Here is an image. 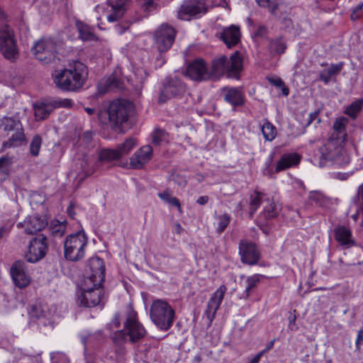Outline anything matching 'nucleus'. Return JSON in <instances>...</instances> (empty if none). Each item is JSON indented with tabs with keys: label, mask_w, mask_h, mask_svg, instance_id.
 I'll return each instance as SVG.
<instances>
[{
	"label": "nucleus",
	"mask_w": 363,
	"mask_h": 363,
	"mask_svg": "<svg viewBox=\"0 0 363 363\" xmlns=\"http://www.w3.org/2000/svg\"><path fill=\"white\" fill-rule=\"evenodd\" d=\"M242 63L241 53L236 51L229 58L223 55L213 59L211 72H208L206 64L203 60H195L186 67V74L196 81L206 80L211 76L220 77L224 74L228 77L238 79L242 70Z\"/></svg>",
	"instance_id": "obj_1"
},
{
	"label": "nucleus",
	"mask_w": 363,
	"mask_h": 363,
	"mask_svg": "<svg viewBox=\"0 0 363 363\" xmlns=\"http://www.w3.org/2000/svg\"><path fill=\"white\" fill-rule=\"evenodd\" d=\"M90 273L82 283V294L78 299L82 306L94 307L101 301L102 283L105 279V265L104 260L99 257H91L89 260Z\"/></svg>",
	"instance_id": "obj_2"
},
{
	"label": "nucleus",
	"mask_w": 363,
	"mask_h": 363,
	"mask_svg": "<svg viewBox=\"0 0 363 363\" xmlns=\"http://www.w3.org/2000/svg\"><path fill=\"white\" fill-rule=\"evenodd\" d=\"M88 76L86 66L79 61L69 65L67 68L56 69L52 74L54 84L64 91H77L84 84Z\"/></svg>",
	"instance_id": "obj_3"
},
{
	"label": "nucleus",
	"mask_w": 363,
	"mask_h": 363,
	"mask_svg": "<svg viewBox=\"0 0 363 363\" xmlns=\"http://www.w3.org/2000/svg\"><path fill=\"white\" fill-rule=\"evenodd\" d=\"M133 111V104L124 99H118L110 103L106 111L99 110L97 118L101 123H105L104 118L107 115L112 128L116 131H122L123 125L128 121Z\"/></svg>",
	"instance_id": "obj_4"
},
{
	"label": "nucleus",
	"mask_w": 363,
	"mask_h": 363,
	"mask_svg": "<svg viewBox=\"0 0 363 363\" xmlns=\"http://www.w3.org/2000/svg\"><path fill=\"white\" fill-rule=\"evenodd\" d=\"M150 317L160 330L167 331L173 325L175 311L166 301L157 299L150 306Z\"/></svg>",
	"instance_id": "obj_5"
},
{
	"label": "nucleus",
	"mask_w": 363,
	"mask_h": 363,
	"mask_svg": "<svg viewBox=\"0 0 363 363\" xmlns=\"http://www.w3.org/2000/svg\"><path fill=\"white\" fill-rule=\"evenodd\" d=\"M146 331L144 327L137 319L136 313L131 311L128 313L124 323V329L116 333L113 340L115 342L128 340L131 342H135L144 337Z\"/></svg>",
	"instance_id": "obj_6"
},
{
	"label": "nucleus",
	"mask_w": 363,
	"mask_h": 363,
	"mask_svg": "<svg viewBox=\"0 0 363 363\" xmlns=\"http://www.w3.org/2000/svg\"><path fill=\"white\" fill-rule=\"evenodd\" d=\"M88 238L84 231L69 235L64 242L65 257L69 261L77 262L84 257Z\"/></svg>",
	"instance_id": "obj_7"
},
{
	"label": "nucleus",
	"mask_w": 363,
	"mask_h": 363,
	"mask_svg": "<svg viewBox=\"0 0 363 363\" xmlns=\"http://www.w3.org/2000/svg\"><path fill=\"white\" fill-rule=\"evenodd\" d=\"M0 52L11 62L16 61L19 57L14 31L7 25L0 28Z\"/></svg>",
	"instance_id": "obj_8"
},
{
	"label": "nucleus",
	"mask_w": 363,
	"mask_h": 363,
	"mask_svg": "<svg viewBox=\"0 0 363 363\" xmlns=\"http://www.w3.org/2000/svg\"><path fill=\"white\" fill-rule=\"evenodd\" d=\"M32 52L38 60L45 65L59 60L56 43L50 38H42L36 42Z\"/></svg>",
	"instance_id": "obj_9"
},
{
	"label": "nucleus",
	"mask_w": 363,
	"mask_h": 363,
	"mask_svg": "<svg viewBox=\"0 0 363 363\" xmlns=\"http://www.w3.org/2000/svg\"><path fill=\"white\" fill-rule=\"evenodd\" d=\"M187 91L186 84L177 77H167L162 83L160 91L159 101L165 103L176 97H182Z\"/></svg>",
	"instance_id": "obj_10"
},
{
	"label": "nucleus",
	"mask_w": 363,
	"mask_h": 363,
	"mask_svg": "<svg viewBox=\"0 0 363 363\" xmlns=\"http://www.w3.org/2000/svg\"><path fill=\"white\" fill-rule=\"evenodd\" d=\"M72 105L73 102L68 99H54L37 102L33 106L34 114L37 121L45 120L54 109L61 107L70 108Z\"/></svg>",
	"instance_id": "obj_11"
},
{
	"label": "nucleus",
	"mask_w": 363,
	"mask_h": 363,
	"mask_svg": "<svg viewBox=\"0 0 363 363\" xmlns=\"http://www.w3.org/2000/svg\"><path fill=\"white\" fill-rule=\"evenodd\" d=\"M137 145L134 138H128L118 145L116 149H106L101 151L99 160L101 162L118 160L128 155Z\"/></svg>",
	"instance_id": "obj_12"
},
{
	"label": "nucleus",
	"mask_w": 363,
	"mask_h": 363,
	"mask_svg": "<svg viewBox=\"0 0 363 363\" xmlns=\"http://www.w3.org/2000/svg\"><path fill=\"white\" fill-rule=\"evenodd\" d=\"M175 30L167 24H162L155 33V44L160 52H167L175 39Z\"/></svg>",
	"instance_id": "obj_13"
},
{
	"label": "nucleus",
	"mask_w": 363,
	"mask_h": 363,
	"mask_svg": "<svg viewBox=\"0 0 363 363\" xmlns=\"http://www.w3.org/2000/svg\"><path fill=\"white\" fill-rule=\"evenodd\" d=\"M206 11L205 0H184L177 16L182 20L189 21L191 17L203 15Z\"/></svg>",
	"instance_id": "obj_14"
},
{
	"label": "nucleus",
	"mask_w": 363,
	"mask_h": 363,
	"mask_svg": "<svg viewBox=\"0 0 363 363\" xmlns=\"http://www.w3.org/2000/svg\"><path fill=\"white\" fill-rule=\"evenodd\" d=\"M47 238L40 235L31 240L25 258L27 262L35 263L42 259L46 255L48 250Z\"/></svg>",
	"instance_id": "obj_15"
},
{
	"label": "nucleus",
	"mask_w": 363,
	"mask_h": 363,
	"mask_svg": "<svg viewBox=\"0 0 363 363\" xmlns=\"http://www.w3.org/2000/svg\"><path fill=\"white\" fill-rule=\"evenodd\" d=\"M239 254L242 262L250 265L257 264L260 258L259 250L257 245L247 240H240L239 243Z\"/></svg>",
	"instance_id": "obj_16"
},
{
	"label": "nucleus",
	"mask_w": 363,
	"mask_h": 363,
	"mask_svg": "<svg viewBox=\"0 0 363 363\" xmlns=\"http://www.w3.org/2000/svg\"><path fill=\"white\" fill-rule=\"evenodd\" d=\"M10 274L14 285L23 289L30 283V277L28 275L26 263L22 260L16 261L10 269Z\"/></svg>",
	"instance_id": "obj_17"
},
{
	"label": "nucleus",
	"mask_w": 363,
	"mask_h": 363,
	"mask_svg": "<svg viewBox=\"0 0 363 363\" xmlns=\"http://www.w3.org/2000/svg\"><path fill=\"white\" fill-rule=\"evenodd\" d=\"M226 287L224 285L220 286L213 294L208 302L207 308L205 311V314L211 323L215 318L216 311L219 308L222 301L224 297V294L226 291Z\"/></svg>",
	"instance_id": "obj_18"
},
{
	"label": "nucleus",
	"mask_w": 363,
	"mask_h": 363,
	"mask_svg": "<svg viewBox=\"0 0 363 363\" xmlns=\"http://www.w3.org/2000/svg\"><path fill=\"white\" fill-rule=\"evenodd\" d=\"M220 94L223 100L233 107L244 104V94L238 87L224 86L220 89Z\"/></svg>",
	"instance_id": "obj_19"
},
{
	"label": "nucleus",
	"mask_w": 363,
	"mask_h": 363,
	"mask_svg": "<svg viewBox=\"0 0 363 363\" xmlns=\"http://www.w3.org/2000/svg\"><path fill=\"white\" fill-rule=\"evenodd\" d=\"M342 147L336 145L333 141H329L319 149L320 154V165L326 162L335 163L337 156L341 153Z\"/></svg>",
	"instance_id": "obj_20"
},
{
	"label": "nucleus",
	"mask_w": 363,
	"mask_h": 363,
	"mask_svg": "<svg viewBox=\"0 0 363 363\" xmlns=\"http://www.w3.org/2000/svg\"><path fill=\"white\" fill-rule=\"evenodd\" d=\"M152 148L145 145L136 151L130 157V165L135 169H141L152 158Z\"/></svg>",
	"instance_id": "obj_21"
},
{
	"label": "nucleus",
	"mask_w": 363,
	"mask_h": 363,
	"mask_svg": "<svg viewBox=\"0 0 363 363\" xmlns=\"http://www.w3.org/2000/svg\"><path fill=\"white\" fill-rule=\"evenodd\" d=\"M335 240L343 249H348L355 245V240L349 228L343 225H338L334 229Z\"/></svg>",
	"instance_id": "obj_22"
},
{
	"label": "nucleus",
	"mask_w": 363,
	"mask_h": 363,
	"mask_svg": "<svg viewBox=\"0 0 363 363\" xmlns=\"http://www.w3.org/2000/svg\"><path fill=\"white\" fill-rule=\"evenodd\" d=\"M219 38L228 48H231L240 41V28L235 26L225 28L219 33Z\"/></svg>",
	"instance_id": "obj_23"
},
{
	"label": "nucleus",
	"mask_w": 363,
	"mask_h": 363,
	"mask_svg": "<svg viewBox=\"0 0 363 363\" xmlns=\"http://www.w3.org/2000/svg\"><path fill=\"white\" fill-rule=\"evenodd\" d=\"M301 160V156L296 152L284 154L277 163L274 173H279L296 166Z\"/></svg>",
	"instance_id": "obj_24"
},
{
	"label": "nucleus",
	"mask_w": 363,
	"mask_h": 363,
	"mask_svg": "<svg viewBox=\"0 0 363 363\" xmlns=\"http://www.w3.org/2000/svg\"><path fill=\"white\" fill-rule=\"evenodd\" d=\"M28 315L31 320H41L44 325L49 322L50 316L47 307L40 303H35L30 307Z\"/></svg>",
	"instance_id": "obj_25"
},
{
	"label": "nucleus",
	"mask_w": 363,
	"mask_h": 363,
	"mask_svg": "<svg viewBox=\"0 0 363 363\" xmlns=\"http://www.w3.org/2000/svg\"><path fill=\"white\" fill-rule=\"evenodd\" d=\"M19 225L24 228L27 234L33 235L43 230L45 227L46 223L40 217L33 216H29L23 223H19L18 225Z\"/></svg>",
	"instance_id": "obj_26"
},
{
	"label": "nucleus",
	"mask_w": 363,
	"mask_h": 363,
	"mask_svg": "<svg viewBox=\"0 0 363 363\" xmlns=\"http://www.w3.org/2000/svg\"><path fill=\"white\" fill-rule=\"evenodd\" d=\"M129 0H107V2L112 8L113 13L108 16V21L115 22L121 18L125 11V6Z\"/></svg>",
	"instance_id": "obj_27"
},
{
	"label": "nucleus",
	"mask_w": 363,
	"mask_h": 363,
	"mask_svg": "<svg viewBox=\"0 0 363 363\" xmlns=\"http://www.w3.org/2000/svg\"><path fill=\"white\" fill-rule=\"evenodd\" d=\"M80 340L84 345V353L85 358L86 357H93L87 353V347L92 345L96 344L101 337V333L100 331L96 333H91L89 330L82 331L79 334Z\"/></svg>",
	"instance_id": "obj_28"
},
{
	"label": "nucleus",
	"mask_w": 363,
	"mask_h": 363,
	"mask_svg": "<svg viewBox=\"0 0 363 363\" xmlns=\"http://www.w3.org/2000/svg\"><path fill=\"white\" fill-rule=\"evenodd\" d=\"M11 136L2 144L3 149L18 147L26 141V135L24 133L23 127L21 129L13 131Z\"/></svg>",
	"instance_id": "obj_29"
},
{
	"label": "nucleus",
	"mask_w": 363,
	"mask_h": 363,
	"mask_svg": "<svg viewBox=\"0 0 363 363\" xmlns=\"http://www.w3.org/2000/svg\"><path fill=\"white\" fill-rule=\"evenodd\" d=\"M77 160L79 162V164L81 169L80 174H82L80 179L82 180L86 177L91 176L94 173V169L93 164L94 161V159L88 154H83L82 159L78 158Z\"/></svg>",
	"instance_id": "obj_30"
},
{
	"label": "nucleus",
	"mask_w": 363,
	"mask_h": 363,
	"mask_svg": "<svg viewBox=\"0 0 363 363\" xmlns=\"http://www.w3.org/2000/svg\"><path fill=\"white\" fill-rule=\"evenodd\" d=\"M343 63L331 64L328 68L323 69L319 74V79L327 84L333 76L338 74L342 70Z\"/></svg>",
	"instance_id": "obj_31"
},
{
	"label": "nucleus",
	"mask_w": 363,
	"mask_h": 363,
	"mask_svg": "<svg viewBox=\"0 0 363 363\" xmlns=\"http://www.w3.org/2000/svg\"><path fill=\"white\" fill-rule=\"evenodd\" d=\"M23 127L22 123L19 119L13 117L4 116L0 120V128L6 132L15 131L21 130Z\"/></svg>",
	"instance_id": "obj_32"
},
{
	"label": "nucleus",
	"mask_w": 363,
	"mask_h": 363,
	"mask_svg": "<svg viewBox=\"0 0 363 363\" xmlns=\"http://www.w3.org/2000/svg\"><path fill=\"white\" fill-rule=\"evenodd\" d=\"M262 277V275L260 274H254L250 277H247L245 280V291L242 294L240 298L243 299L248 298L250 293L252 290L256 288L258 284L260 281V279Z\"/></svg>",
	"instance_id": "obj_33"
},
{
	"label": "nucleus",
	"mask_w": 363,
	"mask_h": 363,
	"mask_svg": "<svg viewBox=\"0 0 363 363\" xmlns=\"http://www.w3.org/2000/svg\"><path fill=\"white\" fill-rule=\"evenodd\" d=\"M13 158L7 156L0 157V180H6L11 171Z\"/></svg>",
	"instance_id": "obj_34"
},
{
	"label": "nucleus",
	"mask_w": 363,
	"mask_h": 363,
	"mask_svg": "<svg viewBox=\"0 0 363 363\" xmlns=\"http://www.w3.org/2000/svg\"><path fill=\"white\" fill-rule=\"evenodd\" d=\"M76 26L79 32L80 38L82 40H92L95 36L91 28L86 24L80 21L76 22Z\"/></svg>",
	"instance_id": "obj_35"
},
{
	"label": "nucleus",
	"mask_w": 363,
	"mask_h": 363,
	"mask_svg": "<svg viewBox=\"0 0 363 363\" xmlns=\"http://www.w3.org/2000/svg\"><path fill=\"white\" fill-rule=\"evenodd\" d=\"M261 130L263 137L267 141H272L277 135L276 127L267 120L261 126Z\"/></svg>",
	"instance_id": "obj_36"
},
{
	"label": "nucleus",
	"mask_w": 363,
	"mask_h": 363,
	"mask_svg": "<svg viewBox=\"0 0 363 363\" xmlns=\"http://www.w3.org/2000/svg\"><path fill=\"white\" fill-rule=\"evenodd\" d=\"M262 196L263 194L257 190H255L253 194L250 195L249 213L250 218H252L257 208L260 206Z\"/></svg>",
	"instance_id": "obj_37"
},
{
	"label": "nucleus",
	"mask_w": 363,
	"mask_h": 363,
	"mask_svg": "<svg viewBox=\"0 0 363 363\" xmlns=\"http://www.w3.org/2000/svg\"><path fill=\"white\" fill-rule=\"evenodd\" d=\"M308 199L318 206H325L328 203V199L320 191H312Z\"/></svg>",
	"instance_id": "obj_38"
},
{
	"label": "nucleus",
	"mask_w": 363,
	"mask_h": 363,
	"mask_svg": "<svg viewBox=\"0 0 363 363\" xmlns=\"http://www.w3.org/2000/svg\"><path fill=\"white\" fill-rule=\"evenodd\" d=\"M286 48V45L281 38L270 41L269 50L273 54H282L285 52Z\"/></svg>",
	"instance_id": "obj_39"
},
{
	"label": "nucleus",
	"mask_w": 363,
	"mask_h": 363,
	"mask_svg": "<svg viewBox=\"0 0 363 363\" xmlns=\"http://www.w3.org/2000/svg\"><path fill=\"white\" fill-rule=\"evenodd\" d=\"M363 106V99L357 100L347 107L345 113L352 118H355Z\"/></svg>",
	"instance_id": "obj_40"
},
{
	"label": "nucleus",
	"mask_w": 363,
	"mask_h": 363,
	"mask_svg": "<svg viewBox=\"0 0 363 363\" xmlns=\"http://www.w3.org/2000/svg\"><path fill=\"white\" fill-rule=\"evenodd\" d=\"M66 224L62 222L52 223L50 228V233L55 238H61L66 232Z\"/></svg>",
	"instance_id": "obj_41"
},
{
	"label": "nucleus",
	"mask_w": 363,
	"mask_h": 363,
	"mask_svg": "<svg viewBox=\"0 0 363 363\" xmlns=\"http://www.w3.org/2000/svg\"><path fill=\"white\" fill-rule=\"evenodd\" d=\"M123 360L122 353L113 350L108 352L104 357L105 363H122Z\"/></svg>",
	"instance_id": "obj_42"
},
{
	"label": "nucleus",
	"mask_w": 363,
	"mask_h": 363,
	"mask_svg": "<svg viewBox=\"0 0 363 363\" xmlns=\"http://www.w3.org/2000/svg\"><path fill=\"white\" fill-rule=\"evenodd\" d=\"M41 144V137L39 135H35L30 144V153L32 156L36 157L39 155Z\"/></svg>",
	"instance_id": "obj_43"
},
{
	"label": "nucleus",
	"mask_w": 363,
	"mask_h": 363,
	"mask_svg": "<svg viewBox=\"0 0 363 363\" xmlns=\"http://www.w3.org/2000/svg\"><path fill=\"white\" fill-rule=\"evenodd\" d=\"M230 216L227 213H224L218 217V227L216 228V232L218 233H223L226 227L228 225L230 221Z\"/></svg>",
	"instance_id": "obj_44"
},
{
	"label": "nucleus",
	"mask_w": 363,
	"mask_h": 363,
	"mask_svg": "<svg viewBox=\"0 0 363 363\" xmlns=\"http://www.w3.org/2000/svg\"><path fill=\"white\" fill-rule=\"evenodd\" d=\"M259 6L267 8L270 13H275L278 3L277 0H256Z\"/></svg>",
	"instance_id": "obj_45"
},
{
	"label": "nucleus",
	"mask_w": 363,
	"mask_h": 363,
	"mask_svg": "<svg viewBox=\"0 0 363 363\" xmlns=\"http://www.w3.org/2000/svg\"><path fill=\"white\" fill-rule=\"evenodd\" d=\"M350 162V157L345 150L342 148L341 153L338 154L335 164L340 167H344Z\"/></svg>",
	"instance_id": "obj_46"
},
{
	"label": "nucleus",
	"mask_w": 363,
	"mask_h": 363,
	"mask_svg": "<svg viewBox=\"0 0 363 363\" xmlns=\"http://www.w3.org/2000/svg\"><path fill=\"white\" fill-rule=\"evenodd\" d=\"M104 85L105 86L104 89L100 90L101 93L118 88L120 86V81L115 78H108L106 80Z\"/></svg>",
	"instance_id": "obj_47"
},
{
	"label": "nucleus",
	"mask_w": 363,
	"mask_h": 363,
	"mask_svg": "<svg viewBox=\"0 0 363 363\" xmlns=\"http://www.w3.org/2000/svg\"><path fill=\"white\" fill-rule=\"evenodd\" d=\"M262 213L266 219H270L277 216L278 210L276 205L272 203L269 206L264 207Z\"/></svg>",
	"instance_id": "obj_48"
},
{
	"label": "nucleus",
	"mask_w": 363,
	"mask_h": 363,
	"mask_svg": "<svg viewBox=\"0 0 363 363\" xmlns=\"http://www.w3.org/2000/svg\"><path fill=\"white\" fill-rule=\"evenodd\" d=\"M166 133L161 129H155L152 134V143L155 145H160L165 140Z\"/></svg>",
	"instance_id": "obj_49"
},
{
	"label": "nucleus",
	"mask_w": 363,
	"mask_h": 363,
	"mask_svg": "<svg viewBox=\"0 0 363 363\" xmlns=\"http://www.w3.org/2000/svg\"><path fill=\"white\" fill-rule=\"evenodd\" d=\"M269 82L272 84L274 85L275 86H277L278 88H281L283 95H284L286 96L289 95V90L285 86L284 82H283V80L281 78H279V77L272 78V79H269Z\"/></svg>",
	"instance_id": "obj_50"
},
{
	"label": "nucleus",
	"mask_w": 363,
	"mask_h": 363,
	"mask_svg": "<svg viewBox=\"0 0 363 363\" xmlns=\"http://www.w3.org/2000/svg\"><path fill=\"white\" fill-rule=\"evenodd\" d=\"M363 16V2L358 4L352 11L351 13V19L357 21Z\"/></svg>",
	"instance_id": "obj_51"
},
{
	"label": "nucleus",
	"mask_w": 363,
	"mask_h": 363,
	"mask_svg": "<svg viewBox=\"0 0 363 363\" xmlns=\"http://www.w3.org/2000/svg\"><path fill=\"white\" fill-rule=\"evenodd\" d=\"M346 119L341 118L339 120H336L333 124V128L335 131L341 133L345 130V126L346 124Z\"/></svg>",
	"instance_id": "obj_52"
},
{
	"label": "nucleus",
	"mask_w": 363,
	"mask_h": 363,
	"mask_svg": "<svg viewBox=\"0 0 363 363\" xmlns=\"http://www.w3.org/2000/svg\"><path fill=\"white\" fill-rule=\"evenodd\" d=\"M314 121H316L317 123H320V118L319 117V111H315L309 114L308 118L307 119L306 126H308Z\"/></svg>",
	"instance_id": "obj_53"
},
{
	"label": "nucleus",
	"mask_w": 363,
	"mask_h": 363,
	"mask_svg": "<svg viewBox=\"0 0 363 363\" xmlns=\"http://www.w3.org/2000/svg\"><path fill=\"white\" fill-rule=\"evenodd\" d=\"M296 315L290 314V316L289 317V329L295 331L298 330V327L296 324Z\"/></svg>",
	"instance_id": "obj_54"
},
{
	"label": "nucleus",
	"mask_w": 363,
	"mask_h": 363,
	"mask_svg": "<svg viewBox=\"0 0 363 363\" xmlns=\"http://www.w3.org/2000/svg\"><path fill=\"white\" fill-rule=\"evenodd\" d=\"M158 196L162 201H164L167 203L169 201V199L172 198V194H171V192L169 190H166V191L160 192L158 194Z\"/></svg>",
	"instance_id": "obj_55"
},
{
	"label": "nucleus",
	"mask_w": 363,
	"mask_h": 363,
	"mask_svg": "<svg viewBox=\"0 0 363 363\" xmlns=\"http://www.w3.org/2000/svg\"><path fill=\"white\" fill-rule=\"evenodd\" d=\"M154 6V1L152 0H144L142 7L145 11H150Z\"/></svg>",
	"instance_id": "obj_56"
},
{
	"label": "nucleus",
	"mask_w": 363,
	"mask_h": 363,
	"mask_svg": "<svg viewBox=\"0 0 363 363\" xmlns=\"http://www.w3.org/2000/svg\"><path fill=\"white\" fill-rule=\"evenodd\" d=\"M76 205L73 202H71L69 206H68L67 209V212L69 215V216L71 218H74V216H75V212H74V208H75Z\"/></svg>",
	"instance_id": "obj_57"
},
{
	"label": "nucleus",
	"mask_w": 363,
	"mask_h": 363,
	"mask_svg": "<svg viewBox=\"0 0 363 363\" xmlns=\"http://www.w3.org/2000/svg\"><path fill=\"white\" fill-rule=\"evenodd\" d=\"M169 204L174 206L178 208L179 210L181 209V204L179 199L176 197L172 196L169 201L167 202Z\"/></svg>",
	"instance_id": "obj_58"
},
{
	"label": "nucleus",
	"mask_w": 363,
	"mask_h": 363,
	"mask_svg": "<svg viewBox=\"0 0 363 363\" xmlns=\"http://www.w3.org/2000/svg\"><path fill=\"white\" fill-rule=\"evenodd\" d=\"M267 31V28L264 26H260L257 28V30L255 33L256 36H263L265 35Z\"/></svg>",
	"instance_id": "obj_59"
},
{
	"label": "nucleus",
	"mask_w": 363,
	"mask_h": 363,
	"mask_svg": "<svg viewBox=\"0 0 363 363\" xmlns=\"http://www.w3.org/2000/svg\"><path fill=\"white\" fill-rule=\"evenodd\" d=\"M208 196H202L197 199L196 203L199 205H205L208 202Z\"/></svg>",
	"instance_id": "obj_60"
},
{
	"label": "nucleus",
	"mask_w": 363,
	"mask_h": 363,
	"mask_svg": "<svg viewBox=\"0 0 363 363\" xmlns=\"http://www.w3.org/2000/svg\"><path fill=\"white\" fill-rule=\"evenodd\" d=\"M264 354V352H259L258 354H257L250 361L249 363H259L262 356Z\"/></svg>",
	"instance_id": "obj_61"
},
{
	"label": "nucleus",
	"mask_w": 363,
	"mask_h": 363,
	"mask_svg": "<svg viewBox=\"0 0 363 363\" xmlns=\"http://www.w3.org/2000/svg\"><path fill=\"white\" fill-rule=\"evenodd\" d=\"M362 341H363V330H361L359 331V333L357 335V340H356V345L358 348L359 347V345L361 344V342Z\"/></svg>",
	"instance_id": "obj_62"
},
{
	"label": "nucleus",
	"mask_w": 363,
	"mask_h": 363,
	"mask_svg": "<svg viewBox=\"0 0 363 363\" xmlns=\"http://www.w3.org/2000/svg\"><path fill=\"white\" fill-rule=\"evenodd\" d=\"M246 202V201L239 202L236 206V210L242 211L245 206Z\"/></svg>",
	"instance_id": "obj_63"
},
{
	"label": "nucleus",
	"mask_w": 363,
	"mask_h": 363,
	"mask_svg": "<svg viewBox=\"0 0 363 363\" xmlns=\"http://www.w3.org/2000/svg\"><path fill=\"white\" fill-rule=\"evenodd\" d=\"M357 150L363 158V140H361L357 145Z\"/></svg>",
	"instance_id": "obj_64"
}]
</instances>
